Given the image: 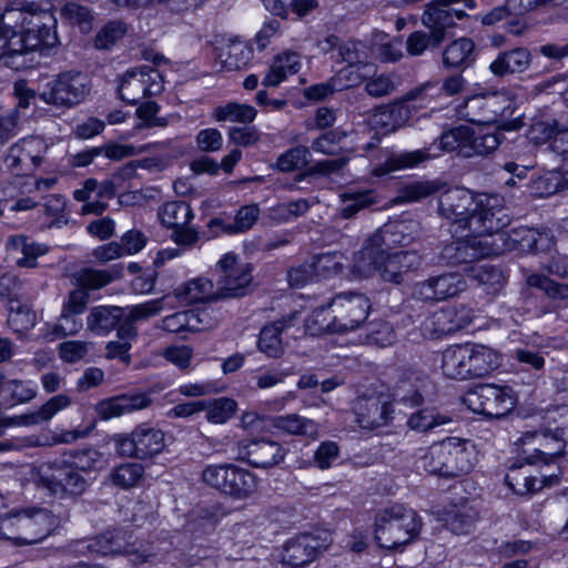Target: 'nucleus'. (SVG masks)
Here are the masks:
<instances>
[{
  "label": "nucleus",
  "instance_id": "obj_7",
  "mask_svg": "<svg viewBox=\"0 0 568 568\" xmlns=\"http://www.w3.org/2000/svg\"><path fill=\"white\" fill-rule=\"evenodd\" d=\"M38 486L53 496H80L87 487V479L78 473L67 458L47 462L39 466Z\"/></svg>",
  "mask_w": 568,
  "mask_h": 568
},
{
  "label": "nucleus",
  "instance_id": "obj_59",
  "mask_svg": "<svg viewBox=\"0 0 568 568\" xmlns=\"http://www.w3.org/2000/svg\"><path fill=\"white\" fill-rule=\"evenodd\" d=\"M335 314L331 315L326 307L314 310L305 320V331L311 335H322L324 333H338L335 331Z\"/></svg>",
  "mask_w": 568,
  "mask_h": 568
},
{
  "label": "nucleus",
  "instance_id": "obj_1",
  "mask_svg": "<svg viewBox=\"0 0 568 568\" xmlns=\"http://www.w3.org/2000/svg\"><path fill=\"white\" fill-rule=\"evenodd\" d=\"M55 24L49 4L20 2L7 8L0 27V60L16 71L34 67L39 63L37 52L57 44Z\"/></svg>",
  "mask_w": 568,
  "mask_h": 568
},
{
  "label": "nucleus",
  "instance_id": "obj_15",
  "mask_svg": "<svg viewBox=\"0 0 568 568\" xmlns=\"http://www.w3.org/2000/svg\"><path fill=\"white\" fill-rule=\"evenodd\" d=\"M532 439L537 440L538 447L534 449L532 454L525 458L528 465L542 463L549 466L565 454L568 442L567 438H564V436H561L559 432H556L549 424H547L545 428L527 430L521 436L524 444Z\"/></svg>",
  "mask_w": 568,
  "mask_h": 568
},
{
  "label": "nucleus",
  "instance_id": "obj_21",
  "mask_svg": "<svg viewBox=\"0 0 568 568\" xmlns=\"http://www.w3.org/2000/svg\"><path fill=\"white\" fill-rule=\"evenodd\" d=\"M532 62V54L528 48L516 47L499 51L489 63L488 70L498 79L515 77L526 72Z\"/></svg>",
  "mask_w": 568,
  "mask_h": 568
},
{
  "label": "nucleus",
  "instance_id": "obj_55",
  "mask_svg": "<svg viewBox=\"0 0 568 568\" xmlns=\"http://www.w3.org/2000/svg\"><path fill=\"white\" fill-rule=\"evenodd\" d=\"M7 323L14 333L23 334L34 326L36 314L27 304H21L18 301L9 305Z\"/></svg>",
  "mask_w": 568,
  "mask_h": 568
},
{
  "label": "nucleus",
  "instance_id": "obj_46",
  "mask_svg": "<svg viewBox=\"0 0 568 568\" xmlns=\"http://www.w3.org/2000/svg\"><path fill=\"white\" fill-rule=\"evenodd\" d=\"M64 457L78 473L99 471L106 465L104 455L93 447L73 450Z\"/></svg>",
  "mask_w": 568,
  "mask_h": 568
},
{
  "label": "nucleus",
  "instance_id": "obj_29",
  "mask_svg": "<svg viewBox=\"0 0 568 568\" xmlns=\"http://www.w3.org/2000/svg\"><path fill=\"white\" fill-rule=\"evenodd\" d=\"M429 381L416 374L403 376L393 389V400L397 405L417 407L424 403Z\"/></svg>",
  "mask_w": 568,
  "mask_h": 568
},
{
  "label": "nucleus",
  "instance_id": "obj_63",
  "mask_svg": "<svg viewBox=\"0 0 568 568\" xmlns=\"http://www.w3.org/2000/svg\"><path fill=\"white\" fill-rule=\"evenodd\" d=\"M346 136V131L342 129L327 131L313 140L311 149L325 155H335L339 150V144Z\"/></svg>",
  "mask_w": 568,
  "mask_h": 568
},
{
  "label": "nucleus",
  "instance_id": "obj_57",
  "mask_svg": "<svg viewBox=\"0 0 568 568\" xmlns=\"http://www.w3.org/2000/svg\"><path fill=\"white\" fill-rule=\"evenodd\" d=\"M126 31L128 27L123 21H109L97 33L94 38V47L99 50H109L123 39Z\"/></svg>",
  "mask_w": 568,
  "mask_h": 568
},
{
  "label": "nucleus",
  "instance_id": "obj_56",
  "mask_svg": "<svg viewBox=\"0 0 568 568\" xmlns=\"http://www.w3.org/2000/svg\"><path fill=\"white\" fill-rule=\"evenodd\" d=\"M470 139V128L466 125H459L449 129L442 133L439 136L438 151L453 152L458 151L463 155V150L468 146Z\"/></svg>",
  "mask_w": 568,
  "mask_h": 568
},
{
  "label": "nucleus",
  "instance_id": "obj_5",
  "mask_svg": "<svg viewBox=\"0 0 568 568\" xmlns=\"http://www.w3.org/2000/svg\"><path fill=\"white\" fill-rule=\"evenodd\" d=\"M201 478L206 486L235 499H246L257 488L256 476L233 464L207 465Z\"/></svg>",
  "mask_w": 568,
  "mask_h": 568
},
{
  "label": "nucleus",
  "instance_id": "obj_58",
  "mask_svg": "<svg viewBox=\"0 0 568 568\" xmlns=\"http://www.w3.org/2000/svg\"><path fill=\"white\" fill-rule=\"evenodd\" d=\"M103 539L106 541V544L103 546L101 545L98 547V542L94 544L88 541H74L68 545L63 551L70 556H84L89 552H100L103 556H108L121 554L123 551L120 544L111 540L109 541L106 536H103Z\"/></svg>",
  "mask_w": 568,
  "mask_h": 568
},
{
  "label": "nucleus",
  "instance_id": "obj_3",
  "mask_svg": "<svg viewBox=\"0 0 568 568\" xmlns=\"http://www.w3.org/2000/svg\"><path fill=\"white\" fill-rule=\"evenodd\" d=\"M476 462L474 445L467 440L448 437L429 446L419 457L420 467L445 478L468 474Z\"/></svg>",
  "mask_w": 568,
  "mask_h": 568
},
{
  "label": "nucleus",
  "instance_id": "obj_19",
  "mask_svg": "<svg viewBox=\"0 0 568 568\" xmlns=\"http://www.w3.org/2000/svg\"><path fill=\"white\" fill-rule=\"evenodd\" d=\"M326 548L317 537L304 534L285 542L282 552V562L292 568H301L311 564L317 555Z\"/></svg>",
  "mask_w": 568,
  "mask_h": 568
},
{
  "label": "nucleus",
  "instance_id": "obj_54",
  "mask_svg": "<svg viewBox=\"0 0 568 568\" xmlns=\"http://www.w3.org/2000/svg\"><path fill=\"white\" fill-rule=\"evenodd\" d=\"M311 151L307 146L297 145L278 155L275 166L281 172L301 170L310 163Z\"/></svg>",
  "mask_w": 568,
  "mask_h": 568
},
{
  "label": "nucleus",
  "instance_id": "obj_16",
  "mask_svg": "<svg viewBox=\"0 0 568 568\" xmlns=\"http://www.w3.org/2000/svg\"><path fill=\"white\" fill-rule=\"evenodd\" d=\"M471 321L473 315L470 310L463 305H460L459 308L448 306L427 316L423 321L420 329L424 336L438 338L465 328Z\"/></svg>",
  "mask_w": 568,
  "mask_h": 568
},
{
  "label": "nucleus",
  "instance_id": "obj_44",
  "mask_svg": "<svg viewBox=\"0 0 568 568\" xmlns=\"http://www.w3.org/2000/svg\"><path fill=\"white\" fill-rule=\"evenodd\" d=\"M382 248V246L373 245L369 237L363 250L355 256L353 271L361 277L379 275Z\"/></svg>",
  "mask_w": 568,
  "mask_h": 568
},
{
  "label": "nucleus",
  "instance_id": "obj_45",
  "mask_svg": "<svg viewBox=\"0 0 568 568\" xmlns=\"http://www.w3.org/2000/svg\"><path fill=\"white\" fill-rule=\"evenodd\" d=\"M144 473V466L140 463H123L113 468L108 478L112 486L128 490L141 483Z\"/></svg>",
  "mask_w": 568,
  "mask_h": 568
},
{
  "label": "nucleus",
  "instance_id": "obj_39",
  "mask_svg": "<svg viewBox=\"0 0 568 568\" xmlns=\"http://www.w3.org/2000/svg\"><path fill=\"white\" fill-rule=\"evenodd\" d=\"M470 379L485 377L500 365L498 353L485 345L470 343Z\"/></svg>",
  "mask_w": 568,
  "mask_h": 568
},
{
  "label": "nucleus",
  "instance_id": "obj_4",
  "mask_svg": "<svg viewBox=\"0 0 568 568\" xmlns=\"http://www.w3.org/2000/svg\"><path fill=\"white\" fill-rule=\"evenodd\" d=\"M422 528L417 513L403 505L382 509L375 518V539L379 547L397 549L414 540Z\"/></svg>",
  "mask_w": 568,
  "mask_h": 568
},
{
  "label": "nucleus",
  "instance_id": "obj_51",
  "mask_svg": "<svg viewBox=\"0 0 568 568\" xmlns=\"http://www.w3.org/2000/svg\"><path fill=\"white\" fill-rule=\"evenodd\" d=\"M119 275V272L113 273L108 270L82 268L74 274V280L77 281L78 288L90 293L110 284Z\"/></svg>",
  "mask_w": 568,
  "mask_h": 568
},
{
  "label": "nucleus",
  "instance_id": "obj_60",
  "mask_svg": "<svg viewBox=\"0 0 568 568\" xmlns=\"http://www.w3.org/2000/svg\"><path fill=\"white\" fill-rule=\"evenodd\" d=\"M135 175V164L130 162L123 165L110 179L99 184L98 195L101 197H113L120 189H123L124 182Z\"/></svg>",
  "mask_w": 568,
  "mask_h": 568
},
{
  "label": "nucleus",
  "instance_id": "obj_50",
  "mask_svg": "<svg viewBox=\"0 0 568 568\" xmlns=\"http://www.w3.org/2000/svg\"><path fill=\"white\" fill-rule=\"evenodd\" d=\"M257 111L254 106L244 103L229 102L214 109L213 116L216 121H231L251 123L255 120Z\"/></svg>",
  "mask_w": 568,
  "mask_h": 568
},
{
  "label": "nucleus",
  "instance_id": "obj_42",
  "mask_svg": "<svg viewBox=\"0 0 568 568\" xmlns=\"http://www.w3.org/2000/svg\"><path fill=\"white\" fill-rule=\"evenodd\" d=\"M8 246L12 250L20 251L22 257L17 260L20 267L33 268L38 265L37 258L48 253L49 247L44 244L30 242L23 235L10 236Z\"/></svg>",
  "mask_w": 568,
  "mask_h": 568
},
{
  "label": "nucleus",
  "instance_id": "obj_22",
  "mask_svg": "<svg viewBox=\"0 0 568 568\" xmlns=\"http://www.w3.org/2000/svg\"><path fill=\"white\" fill-rule=\"evenodd\" d=\"M452 4L448 0H435L422 16L423 24L430 32L442 34V42L447 38V30L455 27V21L466 16L465 11L455 9Z\"/></svg>",
  "mask_w": 568,
  "mask_h": 568
},
{
  "label": "nucleus",
  "instance_id": "obj_31",
  "mask_svg": "<svg viewBox=\"0 0 568 568\" xmlns=\"http://www.w3.org/2000/svg\"><path fill=\"white\" fill-rule=\"evenodd\" d=\"M475 43L471 39L463 37L450 42L443 51V64L447 69L465 70L475 60Z\"/></svg>",
  "mask_w": 568,
  "mask_h": 568
},
{
  "label": "nucleus",
  "instance_id": "obj_6",
  "mask_svg": "<svg viewBox=\"0 0 568 568\" xmlns=\"http://www.w3.org/2000/svg\"><path fill=\"white\" fill-rule=\"evenodd\" d=\"M511 216L499 194L478 193L468 217V230L484 237L497 233L510 224Z\"/></svg>",
  "mask_w": 568,
  "mask_h": 568
},
{
  "label": "nucleus",
  "instance_id": "obj_14",
  "mask_svg": "<svg viewBox=\"0 0 568 568\" xmlns=\"http://www.w3.org/2000/svg\"><path fill=\"white\" fill-rule=\"evenodd\" d=\"M329 307L335 314V331L346 333L357 329L367 318L371 303L363 294L342 293Z\"/></svg>",
  "mask_w": 568,
  "mask_h": 568
},
{
  "label": "nucleus",
  "instance_id": "obj_8",
  "mask_svg": "<svg viewBox=\"0 0 568 568\" xmlns=\"http://www.w3.org/2000/svg\"><path fill=\"white\" fill-rule=\"evenodd\" d=\"M464 403L476 414L501 418L515 408L516 399L508 386L481 384L466 393Z\"/></svg>",
  "mask_w": 568,
  "mask_h": 568
},
{
  "label": "nucleus",
  "instance_id": "obj_25",
  "mask_svg": "<svg viewBox=\"0 0 568 568\" xmlns=\"http://www.w3.org/2000/svg\"><path fill=\"white\" fill-rule=\"evenodd\" d=\"M560 471L557 474H542L541 477L528 475L523 470V465H513L505 477V483L515 494L525 496L539 491L545 486L558 483Z\"/></svg>",
  "mask_w": 568,
  "mask_h": 568
},
{
  "label": "nucleus",
  "instance_id": "obj_18",
  "mask_svg": "<svg viewBox=\"0 0 568 568\" xmlns=\"http://www.w3.org/2000/svg\"><path fill=\"white\" fill-rule=\"evenodd\" d=\"M419 232L420 225L416 220L392 221L371 236V243L392 250L396 246L409 245L418 237Z\"/></svg>",
  "mask_w": 568,
  "mask_h": 568
},
{
  "label": "nucleus",
  "instance_id": "obj_2",
  "mask_svg": "<svg viewBox=\"0 0 568 568\" xmlns=\"http://www.w3.org/2000/svg\"><path fill=\"white\" fill-rule=\"evenodd\" d=\"M436 193H439V215L468 229V217L476 199V195L468 189L447 187L446 183L438 179L420 181L405 185L397 196V202H416Z\"/></svg>",
  "mask_w": 568,
  "mask_h": 568
},
{
  "label": "nucleus",
  "instance_id": "obj_47",
  "mask_svg": "<svg viewBox=\"0 0 568 568\" xmlns=\"http://www.w3.org/2000/svg\"><path fill=\"white\" fill-rule=\"evenodd\" d=\"M478 515L477 511L468 506L460 505L448 510L445 514V526L456 535H466L474 528Z\"/></svg>",
  "mask_w": 568,
  "mask_h": 568
},
{
  "label": "nucleus",
  "instance_id": "obj_41",
  "mask_svg": "<svg viewBox=\"0 0 568 568\" xmlns=\"http://www.w3.org/2000/svg\"><path fill=\"white\" fill-rule=\"evenodd\" d=\"M375 73L376 67L373 63L347 64L332 77L333 84H335L338 91H343L359 85Z\"/></svg>",
  "mask_w": 568,
  "mask_h": 568
},
{
  "label": "nucleus",
  "instance_id": "obj_64",
  "mask_svg": "<svg viewBox=\"0 0 568 568\" xmlns=\"http://www.w3.org/2000/svg\"><path fill=\"white\" fill-rule=\"evenodd\" d=\"M514 242L525 252H537L548 243L546 233L530 227H520L514 232Z\"/></svg>",
  "mask_w": 568,
  "mask_h": 568
},
{
  "label": "nucleus",
  "instance_id": "obj_23",
  "mask_svg": "<svg viewBox=\"0 0 568 568\" xmlns=\"http://www.w3.org/2000/svg\"><path fill=\"white\" fill-rule=\"evenodd\" d=\"M241 454L253 467L270 468L284 459L285 449L277 442L263 438L248 443Z\"/></svg>",
  "mask_w": 568,
  "mask_h": 568
},
{
  "label": "nucleus",
  "instance_id": "obj_53",
  "mask_svg": "<svg viewBox=\"0 0 568 568\" xmlns=\"http://www.w3.org/2000/svg\"><path fill=\"white\" fill-rule=\"evenodd\" d=\"M442 43L440 33L417 30L407 37L406 51L410 57H419L428 49L438 48Z\"/></svg>",
  "mask_w": 568,
  "mask_h": 568
},
{
  "label": "nucleus",
  "instance_id": "obj_35",
  "mask_svg": "<svg viewBox=\"0 0 568 568\" xmlns=\"http://www.w3.org/2000/svg\"><path fill=\"white\" fill-rule=\"evenodd\" d=\"M428 151L429 149L394 153L384 163L377 164L373 169V174L375 176H384L398 170L415 168L430 158Z\"/></svg>",
  "mask_w": 568,
  "mask_h": 568
},
{
  "label": "nucleus",
  "instance_id": "obj_33",
  "mask_svg": "<svg viewBox=\"0 0 568 568\" xmlns=\"http://www.w3.org/2000/svg\"><path fill=\"white\" fill-rule=\"evenodd\" d=\"M301 57L296 52H284L274 57L262 84L264 87L280 85L288 74H295L301 69Z\"/></svg>",
  "mask_w": 568,
  "mask_h": 568
},
{
  "label": "nucleus",
  "instance_id": "obj_49",
  "mask_svg": "<svg viewBox=\"0 0 568 568\" xmlns=\"http://www.w3.org/2000/svg\"><path fill=\"white\" fill-rule=\"evenodd\" d=\"M452 422L453 419L450 416L440 414L434 408H422L409 415L407 426L412 430L427 433Z\"/></svg>",
  "mask_w": 568,
  "mask_h": 568
},
{
  "label": "nucleus",
  "instance_id": "obj_52",
  "mask_svg": "<svg viewBox=\"0 0 568 568\" xmlns=\"http://www.w3.org/2000/svg\"><path fill=\"white\" fill-rule=\"evenodd\" d=\"M178 296H183L187 303H197L204 301H216L217 291L213 292V283L207 278H195L187 282Z\"/></svg>",
  "mask_w": 568,
  "mask_h": 568
},
{
  "label": "nucleus",
  "instance_id": "obj_24",
  "mask_svg": "<svg viewBox=\"0 0 568 568\" xmlns=\"http://www.w3.org/2000/svg\"><path fill=\"white\" fill-rule=\"evenodd\" d=\"M151 403V397L145 393L123 394L101 400L97 412L102 419H111L148 408Z\"/></svg>",
  "mask_w": 568,
  "mask_h": 568
},
{
  "label": "nucleus",
  "instance_id": "obj_38",
  "mask_svg": "<svg viewBox=\"0 0 568 568\" xmlns=\"http://www.w3.org/2000/svg\"><path fill=\"white\" fill-rule=\"evenodd\" d=\"M217 58L225 71L244 69L253 59V50L239 40H231L220 49Z\"/></svg>",
  "mask_w": 568,
  "mask_h": 568
},
{
  "label": "nucleus",
  "instance_id": "obj_20",
  "mask_svg": "<svg viewBox=\"0 0 568 568\" xmlns=\"http://www.w3.org/2000/svg\"><path fill=\"white\" fill-rule=\"evenodd\" d=\"M466 288V283L457 273H447L417 283L414 294L422 301H440L456 296Z\"/></svg>",
  "mask_w": 568,
  "mask_h": 568
},
{
  "label": "nucleus",
  "instance_id": "obj_11",
  "mask_svg": "<svg viewBox=\"0 0 568 568\" xmlns=\"http://www.w3.org/2000/svg\"><path fill=\"white\" fill-rule=\"evenodd\" d=\"M163 89L164 81L159 70L143 65L130 69L121 77L118 92L124 102L136 104L144 98L160 94Z\"/></svg>",
  "mask_w": 568,
  "mask_h": 568
},
{
  "label": "nucleus",
  "instance_id": "obj_12",
  "mask_svg": "<svg viewBox=\"0 0 568 568\" xmlns=\"http://www.w3.org/2000/svg\"><path fill=\"white\" fill-rule=\"evenodd\" d=\"M222 276L217 281V298H235L244 296L252 283V266L239 263L236 255L225 254L217 263Z\"/></svg>",
  "mask_w": 568,
  "mask_h": 568
},
{
  "label": "nucleus",
  "instance_id": "obj_62",
  "mask_svg": "<svg viewBox=\"0 0 568 568\" xmlns=\"http://www.w3.org/2000/svg\"><path fill=\"white\" fill-rule=\"evenodd\" d=\"M559 121L551 118H536L532 120L527 138L535 144H544L550 142L556 130H558Z\"/></svg>",
  "mask_w": 568,
  "mask_h": 568
},
{
  "label": "nucleus",
  "instance_id": "obj_40",
  "mask_svg": "<svg viewBox=\"0 0 568 568\" xmlns=\"http://www.w3.org/2000/svg\"><path fill=\"white\" fill-rule=\"evenodd\" d=\"M503 140L504 133L500 130L475 133L470 129V139L468 146L463 150V156L488 155L498 149Z\"/></svg>",
  "mask_w": 568,
  "mask_h": 568
},
{
  "label": "nucleus",
  "instance_id": "obj_17",
  "mask_svg": "<svg viewBox=\"0 0 568 568\" xmlns=\"http://www.w3.org/2000/svg\"><path fill=\"white\" fill-rule=\"evenodd\" d=\"M495 254V251L487 237L478 235L453 241L442 250L440 257L448 265L471 263Z\"/></svg>",
  "mask_w": 568,
  "mask_h": 568
},
{
  "label": "nucleus",
  "instance_id": "obj_37",
  "mask_svg": "<svg viewBox=\"0 0 568 568\" xmlns=\"http://www.w3.org/2000/svg\"><path fill=\"white\" fill-rule=\"evenodd\" d=\"M273 426L285 434L304 436L311 439H316L320 434L318 424L316 422L297 414L277 416L273 420Z\"/></svg>",
  "mask_w": 568,
  "mask_h": 568
},
{
  "label": "nucleus",
  "instance_id": "obj_61",
  "mask_svg": "<svg viewBox=\"0 0 568 568\" xmlns=\"http://www.w3.org/2000/svg\"><path fill=\"white\" fill-rule=\"evenodd\" d=\"M236 408L234 399L222 397L205 404L204 410L210 423L224 424L234 415Z\"/></svg>",
  "mask_w": 568,
  "mask_h": 568
},
{
  "label": "nucleus",
  "instance_id": "obj_32",
  "mask_svg": "<svg viewBox=\"0 0 568 568\" xmlns=\"http://www.w3.org/2000/svg\"><path fill=\"white\" fill-rule=\"evenodd\" d=\"M70 404L71 399L67 395L53 396L36 412L10 417V426H30L48 422Z\"/></svg>",
  "mask_w": 568,
  "mask_h": 568
},
{
  "label": "nucleus",
  "instance_id": "obj_9",
  "mask_svg": "<svg viewBox=\"0 0 568 568\" xmlns=\"http://www.w3.org/2000/svg\"><path fill=\"white\" fill-rule=\"evenodd\" d=\"M91 91V81L81 72H62L47 82L39 98L47 104L71 108L81 103Z\"/></svg>",
  "mask_w": 568,
  "mask_h": 568
},
{
  "label": "nucleus",
  "instance_id": "obj_13",
  "mask_svg": "<svg viewBox=\"0 0 568 568\" xmlns=\"http://www.w3.org/2000/svg\"><path fill=\"white\" fill-rule=\"evenodd\" d=\"M18 546L34 545L47 538L57 527V518L44 508H24L17 511Z\"/></svg>",
  "mask_w": 568,
  "mask_h": 568
},
{
  "label": "nucleus",
  "instance_id": "obj_48",
  "mask_svg": "<svg viewBox=\"0 0 568 568\" xmlns=\"http://www.w3.org/2000/svg\"><path fill=\"white\" fill-rule=\"evenodd\" d=\"M161 223L168 229L186 226L193 219L191 206L184 201H171L159 211Z\"/></svg>",
  "mask_w": 568,
  "mask_h": 568
},
{
  "label": "nucleus",
  "instance_id": "obj_36",
  "mask_svg": "<svg viewBox=\"0 0 568 568\" xmlns=\"http://www.w3.org/2000/svg\"><path fill=\"white\" fill-rule=\"evenodd\" d=\"M40 145L41 141L33 138L22 139L11 145L4 159V163L10 172L16 175L28 174L30 172L29 158L31 152Z\"/></svg>",
  "mask_w": 568,
  "mask_h": 568
},
{
  "label": "nucleus",
  "instance_id": "obj_34",
  "mask_svg": "<svg viewBox=\"0 0 568 568\" xmlns=\"http://www.w3.org/2000/svg\"><path fill=\"white\" fill-rule=\"evenodd\" d=\"M124 316V308L119 306H95L87 317V327L93 334L104 335L115 328Z\"/></svg>",
  "mask_w": 568,
  "mask_h": 568
},
{
  "label": "nucleus",
  "instance_id": "obj_30",
  "mask_svg": "<svg viewBox=\"0 0 568 568\" xmlns=\"http://www.w3.org/2000/svg\"><path fill=\"white\" fill-rule=\"evenodd\" d=\"M393 413L390 404L371 397L357 404L356 420L362 428L374 430L388 425L393 419Z\"/></svg>",
  "mask_w": 568,
  "mask_h": 568
},
{
  "label": "nucleus",
  "instance_id": "obj_28",
  "mask_svg": "<svg viewBox=\"0 0 568 568\" xmlns=\"http://www.w3.org/2000/svg\"><path fill=\"white\" fill-rule=\"evenodd\" d=\"M297 315L298 312H293L265 325L260 332L258 349L268 357H280L284 353L281 334L294 325Z\"/></svg>",
  "mask_w": 568,
  "mask_h": 568
},
{
  "label": "nucleus",
  "instance_id": "obj_27",
  "mask_svg": "<svg viewBox=\"0 0 568 568\" xmlns=\"http://www.w3.org/2000/svg\"><path fill=\"white\" fill-rule=\"evenodd\" d=\"M470 343L457 344L447 347L442 353L440 369L444 376L450 379H470Z\"/></svg>",
  "mask_w": 568,
  "mask_h": 568
},
{
  "label": "nucleus",
  "instance_id": "obj_43",
  "mask_svg": "<svg viewBox=\"0 0 568 568\" xmlns=\"http://www.w3.org/2000/svg\"><path fill=\"white\" fill-rule=\"evenodd\" d=\"M469 273L471 280L483 287L487 294H496L503 288L504 274L495 265L488 263L476 264L470 266Z\"/></svg>",
  "mask_w": 568,
  "mask_h": 568
},
{
  "label": "nucleus",
  "instance_id": "obj_10",
  "mask_svg": "<svg viewBox=\"0 0 568 568\" xmlns=\"http://www.w3.org/2000/svg\"><path fill=\"white\" fill-rule=\"evenodd\" d=\"M114 444L116 453L122 457L146 459L164 449L165 436L161 429L141 424L130 434L116 435Z\"/></svg>",
  "mask_w": 568,
  "mask_h": 568
},
{
  "label": "nucleus",
  "instance_id": "obj_26",
  "mask_svg": "<svg viewBox=\"0 0 568 568\" xmlns=\"http://www.w3.org/2000/svg\"><path fill=\"white\" fill-rule=\"evenodd\" d=\"M508 108L497 109L495 99H485L481 97H471L459 106L458 113L469 123L491 124L497 123L500 118L506 115Z\"/></svg>",
  "mask_w": 568,
  "mask_h": 568
}]
</instances>
